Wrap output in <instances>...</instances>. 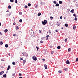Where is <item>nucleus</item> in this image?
<instances>
[{
	"label": "nucleus",
	"mask_w": 78,
	"mask_h": 78,
	"mask_svg": "<svg viewBox=\"0 0 78 78\" xmlns=\"http://www.w3.org/2000/svg\"><path fill=\"white\" fill-rule=\"evenodd\" d=\"M47 21L46 20H44V22L42 21L43 25H45L47 23Z\"/></svg>",
	"instance_id": "f257e3e1"
},
{
	"label": "nucleus",
	"mask_w": 78,
	"mask_h": 78,
	"mask_svg": "<svg viewBox=\"0 0 78 78\" xmlns=\"http://www.w3.org/2000/svg\"><path fill=\"white\" fill-rule=\"evenodd\" d=\"M23 54L24 56H28V54L25 52H23Z\"/></svg>",
	"instance_id": "f03ea898"
},
{
	"label": "nucleus",
	"mask_w": 78,
	"mask_h": 78,
	"mask_svg": "<svg viewBox=\"0 0 78 78\" xmlns=\"http://www.w3.org/2000/svg\"><path fill=\"white\" fill-rule=\"evenodd\" d=\"M32 59L33 60H34V61H36L37 60V58L35 56H34L32 57Z\"/></svg>",
	"instance_id": "7ed1b4c3"
},
{
	"label": "nucleus",
	"mask_w": 78,
	"mask_h": 78,
	"mask_svg": "<svg viewBox=\"0 0 78 78\" xmlns=\"http://www.w3.org/2000/svg\"><path fill=\"white\" fill-rule=\"evenodd\" d=\"M30 34H33L34 33V32L33 31V30L30 31Z\"/></svg>",
	"instance_id": "20e7f679"
},
{
	"label": "nucleus",
	"mask_w": 78,
	"mask_h": 78,
	"mask_svg": "<svg viewBox=\"0 0 78 78\" xmlns=\"http://www.w3.org/2000/svg\"><path fill=\"white\" fill-rule=\"evenodd\" d=\"M66 63L67 64H70V62H69V60H67L66 61Z\"/></svg>",
	"instance_id": "39448f33"
},
{
	"label": "nucleus",
	"mask_w": 78,
	"mask_h": 78,
	"mask_svg": "<svg viewBox=\"0 0 78 78\" xmlns=\"http://www.w3.org/2000/svg\"><path fill=\"white\" fill-rule=\"evenodd\" d=\"M10 69V66L9 65L8 66V67L7 69V70H9Z\"/></svg>",
	"instance_id": "423d86ee"
},
{
	"label": "nucleus",
	"mask_w": 78,
	"mask_h": 78,
	"mask_svg": "<svg viewBox=\"0 0 78 78\" xmlns=\"http://www.w3.org/2000/svg\"><path fill=\"white\" fill-rule=\"evenodd\" d=\"M44 67H45V69H47V65L45 64L44 65Z\"/></svg>",
	"instance_id": "0eeeda50"
},
{
	"label": "nucleus",
	"mask_w": 78,
	"mask_h": 78,
	"mask_svg": "<svg viewBox=\"0 0 78 78\" xmlns=\"http://www.w3.org/2000/svg\"><path fill=\"white\" fill-rule=\"evenodd\" d=\"M4 71H2L0 73V75H2L3 73H4Z\"/></svg>",
	"instance_id": "6e6552de"
},
{
	"label": "nucleus",
	"mask_w": 78,
	"mask_h": 78,
	"mask_svg": "<svg viewBox=\"0 0 78 78\" xmlns=\"http://www.w3.org/2000/svg\"><path fill=\"white\" fill-rule=\"evenodd\" d=\"M4 32L5 33H7V32H8V29H5L4 30Z\"/></svg>",
	"instance_id": "1a4fd4ad"
},
{
	"label": "nucleus",
	"mask_w": 78,
	"mask_h": 78,
	"mask_svg": "<svg viewBox=\"0 0 78 78\" xmlns=\"http://www.w3.org/2000/svg\"><path fill=\"white\" fill-rule=\"evenodd\" d=\"M3 77H4V78H6V74L3 75Z\"/></svg>",
	"instance_id": "9d476101"
},
{
	"label": "nucleus",
	"mask_w": 78,
	"mask_h": 78,
	"mask_svg": "<svg viewBox=\"0 0 78 78\" xmlns=\"http://www.w3.org/2000/svg\"><path fill=\"white\" fill-rule=\"evenodd\" d=\"M5 47L6 48H8V44H6L5 45Z\"/></svg>",
	"instance_id": "9b49d317"
},
{
	"label": "nucleus",
	"mask_w": 78,
	"mask_h": 78,
	"mask_svg": "<svg viewBox=\"0 0 78 78\" xmlns=\"http://www.w3.org/2000/svg\"><path fill=\"white\" fill-rule=\"evenodd\" d=\"M41 13L39 12V13H38L37 14V16H41Z\"/></svg>",
	"instance_id": "f8f14e48"
},
{
	"label": "nucleus",
	"mask_w": 78,
	"mask_h": 78,
	"mask_svg": "<svg viewBox=\"0 0 78 78\" xmlns=\"http://www.w3.org/2000/svg\"><path fill=\"white\" fill-rule=\"evenodd\" d=\"M59 5L58 3L56 4L55 6H59Z\"/></svg>",
	"instance_id": "ddd939ff"
},
{
	"label": "nucleus",
	"mask_w": 78,
	"mask_h": 78,
	"mask_svg": "<svg viewBox=\"0 0 78 78\" xmlns=\"http://www.w3.org/2000/svg\"><path fill=\"white\" fill-rule=\"evenodd\" d=\"M65 26L66 27H68V24L66 23L65 24Z\"/></svg>",
	"instance_id": "4468645a"
},
{
	"label": "nucleus",
	"mask_w": 78,
	"mask_h": 78,
	"mask_svg": "<svg viewBox=\"0 0 78 78\" xmlns=\"http://www.w3.org/2000/svg\"><path fill=\"white\" fill-rule=\"evenodd\" d=\"M73 11H74V9H72V10L71 11V12H72V13H73Z\"/></svg>",
	"instance_id": "2eb2a0df"
},
{
	"label": "nucleus",
	"mask_w": 78,
	"mask_h": 78,
	"mask_svg": "<svg viewBox=\"0 0 78 78\" xmlns=\"http://www.w3.org/2000/svg\"><path fill=\"white\" fill-rule=\"evenodd\" d=\"M57 48L58 49H60V48H61V46H58L57 47Z\"/></svg>",
	"instance_id": "dca6fc26"
},
{
	"label": "nucleus",
	"mask_w": 78,
	"mask_h": 78,
	"mask_svg": "<svg viewBox=\"0 0 78 78\" xmlns=\"http://www.w3.org/2000/svg\"><path fill=\"white\" fill-rule=\"evenodd\" d=\"M3 44V41H1L0 43V45H2Z\"/></svg>",
	"instance_id": "f3484780"
},
{
	"label": "nucleus",
	"mask_w": 78,
	"mask_h": 78,
	"mask_svg": "<svg viewBox=\"0 0 78 78\" xmlns=\"http://www.w3.org/2000/svg\"><path fill=\"white\" fill-rule=\"evenodd\" d=\"M16 30H19V26H17L16 28Z\"/></svg>",
	"instance_id": "a211bd4d"
},
{
	"label": "nucleus",
	"mask_w": 78,
	"mask_h": 78,
	"mask_svg": "<svg viewBox=\"0 0 78 78\" xmlns=\"http://www.w3.org/2000/svg\"><path fill=\"white\" fill-rule=\"evenodd\" d=\"M59 4H62V2L61 1H59Z\"/></svg>",
	"instance_id": "6ab92c4d"
},
{
	"label": "nucleus",
	"mask_w": 78,
	"mask_h": 78,
	"mask_svg": "<svg viewBox=\"0 0 78 78\" xmlns=\"http://www.w3.org/2000/svg\"><path fill=\"white\" fill-rule=\"evenodd\" d=\"M8 8L9 9H11V6L10 5H9L8 6Z\"/></svg>",
	"instance_id": "aec40b11"
},
{
	"label": "nucleus",
	"mask_w": 78,
	"mask_h": 78,
	"mask_svg": "<svg viewBox=\"0 0 78 78\" xmlns=\"http://www.w3.org/2000/svg\"><path fill=\"white\" fill-rule=\"evenodd\" d=\"M58 23H59V22H58L57 23V24L58 26H59L60 25V23L58 24Z\"/></svg>",
	"instance_id": "412c9836"
},
{
	"label": "nucleus",
	"mask_w": 78,
	"mask_h": 78,
	"mask_svg": "<svg viewBox=\"0 0 78 78\" xmlns=\"http://www.w3.org/2000/svg\"><path fill=\"white\" fill-rule=\"evenodd\" d=\"M74 20H75L76 21L77 20H78V18H77L76 17H75L74 19Z\"/></svg>",
	"instance_id": "4be33fe9"
},
{
	"label": "nucleus",
	"mask_w": 78,
	"mask_h": 78,
	"mask_svg": "<svg viewBox=\"0 0 78 78\" xmlns=\"http://www.w3.org/2000/svg\"><path fill=\"white\" fill-rule=\"evenodd\" d=\"M45 3L44 2H41V5H44Z\"/></svg>",
	"instance_id": "5701e85b"
},
{
	"label": "nucleus",
	"mask_w": 78,
	"mask_h": 78,
	"mask_svg": "<svg viewBox=\"0 0 78 78\" xmlns=\"http://www.w3.org/2000/svg\"><path fill=\"white\" fill-rule=\"evenodd\" d=\"M71 50V49L70 48H69L68 49V51H70V50Z\"/></svg>",
	"instance_id": "b1692460"
},
{
	"label": "nucleus",
	"mask_w": 78,
	"mask_h": 78,
	"mask_svg": "<svg viewBox=\"0 0 78 78\" xmlns=\"http://www.w3.org/2000/svg\"><path fill=\"white\" fill-rule=\"evenodd\" d=\"M26 62V60L25 59L24 60H23V63H25Z\"/></svg>",
	"instance_id": "393cba45"
},
{
	"label": "nucleus",
	"mask_w": 78,
	"mask_h": 78,
	"mask_svg": "<svg viewBox=\"0 0 78 78\" xmlns=\"http://www.w3.org/2000/svg\"><path fill=\"white\" fill-rule=\"evenodd\" d=\"M35 7L36 8H37V7H38V5H36V6H35Z\"/></svg>",
	"instance_id": "a878e982"
},
{
	"label": "nucleus",
	"mask_w": 78,
	"mask_h": 78,
	"mask_svg": "<svg viewBox=\"0 0 78 78\" xmlns=\"http://www.w3.org/2000/svg\"><path fill=\"white\" fill-rule=\"evenodd\" d=\"M67 41V39L66 38V39H65V42H66Z\"/></svg>",
	"instance_id": "bb28decb"
},
{
	"label": "nucleus",
	"mask_w": 78,
	"mask_h": 78,
	"mask_svg": "<svg viewBox=\"0 0 78 78\" xmlns=\"http://www.w3.org/2000/svg\"><path fill=\"white\" fill-rule=\"evenodd\" d=\"M12 64L13 65H15L16 64V63L14 62H12Z\"/></svg>",
	"instance_id": "cd10ccee"
},
{
	"label": "nucleus",
	"mask_w": 78,
	"mask_h": 78,
	"mask_svg": "<svg viewBox=\"0 0 78 78\" xmlns=\"http://www.w3.org/2000/svg\"><path fill=\"white\" fill-rule=\"evenodd\" d=\"M58 73H62V72L60 70H59L58 71Z\"/></svg>",
	"instance_id": "c85d7f7f"
},
{
	"label": "nucleus",
	"mask_w": 78,
	"mask_h": 78,
	"mask_svg": "<svg viewBox=\"0 0 78 78\" xmlns=\"http://www.w3.org/2000/svg\"><path fill=\"white\" fill-rule=\"evenodd\" d=\"M53 3H54V4H56V2L54 1H53Z\"/></svg>",
	"instance_id": "c756f323"
},
{
	"label": "nucleus",
	"mask_w": 78,
	"mask_h": 78,
	"mask_svg": "<svg viewBox=\"0 0 78 78\" xmlns=\"http://www.w3.org/2000/svg\"><path fill=\"white\" fill-rule=\"evenodd\" d=\"M73 29H74V30H75V28H76V27L75 26H73Z\"/></svg>",
	"instance_id": "7c9ffc66"
},
{
	"label": "nucleus",
	"mask_w": 78,
	"mask_h": 78,
	"mask_svg": "<svg viewBox=\"0 0 78 78\" xmlns=\"http://www.w3.org/2000/svg\"><path fill=\"white\" fill-rule=\"evenodd\" d=\"M67 68H64V70H65V71H67Z\"/></svg>",
	"instance_id": "2f4dec72"
},
{
	"label": "nucleus",
	"mask_w": 78,
	"mask_h": 78,
	"mask_svg": "<svg viewBox=\"0 0 78 78\" xmlns=\"http://www.w3.org/2000/svg\"><path fill=\"white\" fill-rule=\"evenodd\" d=\"M10 2H14V0H10Z\"/></svg>",
	"instance_id": "473e14b6"
},
{
	"label": "nucleus",
	"mask_w": 78,
	"mask_h": 78,
	"mask_svg": "<svg viewBox=\"0 0 78 78\" xmlns=\"http://www.w3.org/2000/svg\"><path fill=\"white\" fill-rule=\"evenodd\" d=\"M28 5L29 6H31V4L28 3Z\"/></svg>",
	"instance_id": "72a5a7b5"
},
{
	"label": "nucleus",
	"mask_w": 78,
	"mask_h": 78,
	"mask_svg": "<svg viewBox=\"0 0 78 78\" xmlns=\"http://www.w3.org/2000/svg\"><path fill=\"white\" fill-rule=\"evenodd\" d=\"M22 12H20L19 13V14H20V15H22Z\"/></svg>",
	"instance_id": "f704fd0d"
},
{
	"label": "nucleus",
	"mask_w": 78,
	"mask_h": 78,
	"mask_svg": "<svg viewBox=\"0 0 78 78\" xmlns=\"http://www.w3.org/2000/svg\"><path fill=\"white\" fill-rule=\"evenodd\" d=\"M19 22H22V19H20L19 20Z\"/></svg>",
	"instance_id": "c9c22d12"
},
{
	"label": "nucleus",
	"mask_w": 78,
	"mask_h": 78,
	"mask_svg": "<svg viewBox=\"0 0 78 78\" xmlns=\"http://www.w3.org/2000/svg\"><path fill=\"white\" fill-rule=\"evenodd\" d=\"M16 3H17V0H15Z\"/></svg>",
	"instance_id": "e433bc0d"
},
{
	"label": "nucleus",
	"mask_w": 78,
	"mask_h": 78,
	"mask_svg": "<svg viewBox=\"0 0 78 78\" xmlns=\"http://www.w3.org/2000/svg\"><path fill=\"white\" fill-rule=\"evenodd\" d=\"M50 19H53V17H52V16H51L50 17Z\"/></svg>",
	"instance_id": "4c0bfd02"
},
{
	"label": "nucleus",
	"mask_w": 78,
	"mask_h": 78,
	"mask_svg": "<svg viewBox=\"0 0 78 78\" xmlns=\"http://www.w3.org/2000/svg\"><path fill=\"white\" fill-rule=\"evenodd\" d=\"M24 7H25V8H27V5H25Z\"/></svg>",
	"instance_id": "58836bf2"
},
{
	"label": "nucleus",
	"mask_w": 78,
	"mask_h": 78,
	"mask_svg": "<svg viewBox=\"0 0 78 78\" xmlns=\"http://www.w3.org/2000/svg\"><path fill=\"white\" fill-rule=\"evenodd\" d=\"M40 43H43V41H40Z\"/></svg>",
	"instance_id": "ea45409f"
},
{
	"label": "nucleus",
	"mask_w": 78,
	"mask_h": 78,
	"mask_svg": "<svg viewBox=\"0 0 78 78\" xmlns=\"http://www.w3.org/2000/svg\"><path fill=\"white\" fill-rule=\"evenodd\" d=\"M19 76H21L22 75V74L20 73L19 74Z\"/></svg>",
	"instance_id": "a19ab883"
},
{
	"label": "nucleus",
	"mask_w": 78,
	"mask_h": 78,
	"mask_svg": "<svg viewBox=\"0 0 78 78\" xmlns=\"http://www.w3.org/2000/svg\"><path fill=\"white\" fill-rule=\"evenodd\" d=\"M12 75L13 76H14V75H15V73H14L13 74H12Z\"/></svg>",
	"instance_id": "79ce46f5"
},
{
	"label": "nucleus",
	"mask_w": 78,
	"mask_h": 78,
	"mask_svg": "<svg viewBox=\"0 0 78 78\" xmlns=\"http://www.w3.org/2000/svg\"><path fill=\"white\" fill-rule=\"evenodd\" d=\"M76 61H78V58H77L76 59Z\"/></svg>",
	"instance_id": "37998d69"
},
{
	"label": "nucleus",
	"mask_w": 78,
	"mask_h": 78,
	"mask_svg": "<svg viewBox=\"0 0 78 78\" xmlns=\"http://www.w3.org/2000/svg\"><path fill=\"white\" fill-rule=\"evenodd\" d=\"M8 16H11V13L8 14Z\"/></svg>",
	"instance_id": "c03bdc74"
},
{
	"label": "nucleus",
	"mask_w": 78,
	"mask_h": 78,
	"mask_svg": "<svg viewBox=\"0 0 78 78\" xmlns=\"http://www.w3.org/2000/svg\"><path fill=\"white\" fill-rule=\"evenodd\" d=\"M48 37H49V35H48L46 36V37H47V38Z\"/></svg>",
	"instance_id": "a18cd8bd"
},
{
	"label": "nucleus",
	"mask_w": 78,
	"mask_h": 78,
	"mask_svg": "<svg viewBox=\"0 0 78 78\" xmlns=\"http://www.w3.org/2000/svg\"><path fill=\"white\" fill-rule=\"evenodd\" d=\"M36 48H37V49H39V47H37H37H36Z\"/></svg>",
	"instance_id": "49530a36"
},
{
	"label": "nucleus",
	"mask_w": 78,
	"mask_h": 78,
	"mask_svg": "<svg viewBox=\"0 0 78 78\" xmlns=\"http://www.w3.org/2000/svg\"><path fill=\"white\" fill-rule=\"evenodd\" d=\"M60 19H62V16H60Z\"/></svg>",
	"instance_id": "de8ad7c7"
},
{
	"label": "nucleus",
	"mask_w": 78,
	"mask_h": 78,
	"mask_svg": "<svg viewBox=\"0 0 78 78\" xmlns=\"http://www.w3.org/2000/svg\"><path fill=\"white\" fill-rule=\"evenodd\" d=\"M75 15H76V13H74L73 15V16H75Z\"/></svg>",
	"instance_id": "09e8293b"
},
{
	"label": "nucleus",
	"mask_w": 78,
	"mask_h": 78,
	"mask_svg": "<svg viewBox=\"0 0 78 78\" xmlns=\"http://www.w3.org/2000/svg\"><path fill=\"white\" fill-rule=\"evenodd\" d=\"M48 32H49V34H51V31H49Z\"/></svg>",
	"instance_id": "8fccbe9b"
},
{
	"label": "nucleus",
	"mask_w": 78,
	"mask_h": 78,
	"mask_svg": "<svg viewBox=\"0 0 78 78\" xmlns=\"http://www.w3.org/2000/svg\"><path fill=\"white\" fill-rule=\"evenodd\" d=\"M51 54L52 55H53V52L52 51V52H51Z\"/></svg>",
	"instance_id": "3c124183"
},
{
	"label": "nucleus",
	"mask_w": 78,
	"mask_h": 78,
	"mask_svg": "<svg viewBox=\"0 0 78 78\" xmlns=\"http://www.w3.org/2000/svg\"><path fill=\"white\" fill-rule=\"evenodd\" d=\"M13 25H16V23H13Z\"/></svg>",
	"instance_id": "603ef678"
},
{
	"label": "nucleus",
	"mask_w": 78,
	"mask_h": 78,
	"mask_svg": "<svg viewBox=\"0 0 78 78\" xmlns=\"http://www.w3.org/2000/svg\"><path fill=\"white\" fill-rule=\"evenodd\" d=\"M41 40H43V39H44V38H43V37H41Z\"/></svg>",
	"instance_id": "864d4df0"
},
{
	"label": "nucleus",
	"mask_w": 78,
	"mask_h": 78,
	"mask_svg": "<svg viewBox=\"0 0 78 78\" xmlns=\"http://www.w3.org/2000/svg\"><path fill=\"white\" fill-rule=\"evenodd\" d=\"M55 31H56V32H58V30H55Z\"/></svg>",
	"instance_id": "5fc2aeb1"
},
{
	"label": "nucleus",
	"mask_w": 78,
	"mask_h": 78,
	"mask_svg": "<svg viewBox=\"0 0 78 78\" xmlns=\"http://www.w3.org/2000/svg\"><path fill=\"white\" fill-rule=\"evenodd\" d=\"M13 36H16V34H13Z\"/></svg>",
	"instance_id": "6e6d98bb"
},
{
	"label": "nucleus",
	"mask_w": 78,
	"mask_h": 78,
	"mask_svg": "<svg viewBox=\"0 0 78 78\" xmlns=\"http://www.w3.org/2000/svg\"><path fill=\"white\" fill-rule=\"evenodd\" d=\"M20 60H23V58H20Z\"/></svg>",
	"instance_id": "4d7b16f0"
},
{
	"label": "nucleus",
	"mask_w": 78,
	"mask_h": 78,
	"mask_svg": "<svg viewBox=\"0 0 78 78\" xmlns=\"http://www.w3.org/2000/svg\"><path fill=\"white\" fill-rule=\"evenodd\" d=\"M68 12H69V11H70V9H68Z\"/></svg>",
	"instance_id": "13d9d810"
},
{
	"label": "nucleus",
	"mask_w": 78,
	"mask_h": 78,
	"mask_svg": "<svg viewBox=\"0 0 78 78\" xmlns=\"http://www.w3.org/2000/svg\"><path fill=\"white\" fill-rule=\"evenodd\" d=\"M9 10H8L6 11V12H9Z\"/></svg>",
	"instance_id": "bf43d9fd"
},
{
	"label": "nucleus",
	"mask_w": 78,
	"mask_h": 78,
	"mask_svg": "<svg viewBox=\"0 0 78 78\" xmlns=\"http://www.w3.org/2000/svg\"><path fill=\"white\" fill-rule=\"evenodd\" d=\"M39 31H40L39 32H40V33H42V32H41V30H39Z\"/></svg>",
	"instance_id": "052dcab7"
},
{
	"label": "nucleus",
	"mask_w": 78,
	"mask_h": 78,
	"mask_svg": "<svg viewBox=\"0 0 78 78\" xmlns=\"http://www.w3.org/2000/svg\"><path fill=\"white\" fill-rule=\"evenodd\" d=\"M0 35H2V34H1V32H0Z\"/></svg>",
	"instance_id": "680f3d73"
},
{
	"label": "nucleus",
	"mask_w": 78,
	"mask_h": 78,
	"mask_svg": "<svg viewBox=\"0 0 78 78\" xmlns=\"http://www.w3.org/2000/svg\"><path fill=\"white\" fill-rule=\"evenodd\" d=\"M8 55H9V56H10V54L9 53L8 54Z\"/></svg>",
	"instance_id": "e2e57ef3"
},
{
	"label": "nucleus",
	"mask_w": 78,
	"mask_h": 78,
	"mask_svg": "<svg viewBox=\"0 0 78 78\" xmlns=\"http://www.w3.org/2000/svg\"><path fill=\"white\" fill-rule=\"evenodd\" d=\"M1 26V23L0 22V27Z\"/></svg>",
	"instance_id": "0e129e2a"
},
{
	"label": "nucleus",
	"mask_w": 78,
	"mask_h": 78,
	"mask_svg": "<svg viewBox=\"0 0 78 78\" xmlns=\"http://www.w3.org/2000/svg\"><path fill=\"white\" fill-rule=\"evenodd\" d=\"M30 31H33V29H31V30H30Z\"/></svg>",
	"instance_id": "69168bd1"
},
{
	"label": "nucleus",
	"mask_w": 78,
	"mask_h": 78,
	"mask_svg": "<svg viewBox=\"0 0 78 78\" xmlns=\"http://www.w3.org/2000/svg\"><path fill=\"white\" fill-rule=\"evenodd\" d=\"M38 49H37V51H38Z\"/></svg>",
	"instance_id": "338daca9"
},
{
	"label": "nucleus",
	"mask_w": 78,
	"mask_h": 78,
	"mask_svg": "<svg viewBox=\"0 0 78 78\" xmlns=\"http://www.w3.org/2000/svg\"><path fill=\"white\" fill-rule=\"evenodd\" d=\"M19 78H22V77H20Z\"/></svg>",
	"instance_id": "774afa93"
}]
</instances>
